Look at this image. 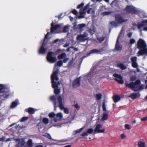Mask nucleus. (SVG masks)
I'll return each instance as SVG.
<instances>
[{"instance_id":"obj_54","label":"nucleus","mask_w":147,"mask_h":147,"mask_svg":"<svg viewBox=\"0 0 147 147\" xmlns=\"http://www.w3.org/2000/svg\"><path fill=\"white\" fill-rule=\"evenodd\" d=\"M125 127L127 129H131V127L128 124H126L125 125Z\"/></svg>"},{"instance_id":"obj_14","label":"nucleus","mask_w":147,"mask_h":147,"mask_svg":"<svg viewBox=\"0 0 147 147\" xmlns=\"http://www.w3.org/2000/svg\"><path fill=\"white\" fill-rule=\"evenodd\" d=\"M80 77L77 78L74 81L73 83V86L74 87H77L80 86Z\"/></svg>"},{"instance_id":"obj_3","label":"nucleus","mask_w":147,"mask_h":147,"mask_svg":"<svg viewBox=\"0 0 147 147\" xmlns=\"http://www.w3.org/2000/svg\"><path fill=\"white\" fill-rule=\"evenodd\" d=\"M137 47L138 49H141L142 48L143 49L140 50L138 52V55H142L144 54H147V49L146 48V45L144 41L142 39L140 38L137 44Z\"/></svg>"},{"instance_id":"obj_58","label":"nucleus","mask_w":147,"mask_h":147,"mask_svg":"<svg viewBox=\"0 0 147 147\" xmlns=\"http://www.w3.org/2000/svg\"><path fill=\"white\" fill-rule=\"evenodd\" d=\"M75 108L77 109H79L80 108V106L78 105V104L76 103L74 105Z\"/></svg>"},{"instance_id":"obj_47","label":"nucleus","mask_w":147,"mask_h":147,"mask_svg":"<svg viewBox=\"0 0 147 147\" xmlns=\"http://www.w3.org/2000/svg\"><path fill=\"white\" fill-rule=\"evenodd\" d=\"M132 66L134 68H137L138 65L136 62H132Z\"/></svg>"},{"instance_id":"obj_11","label":"nucleus","mask_w":147,"mask_h":147,"mask_svg":"<svg viewBox=\"0 0 147 147\" xmlns=\"http://www.w3.org/2000/svg\"><path fill=\"white\" fill-rule=\"evenodd\" d=\"M115 19L119 24H122L125 21V20L123 19L122 16L119 14H116L115 15Z\"/></svg>"},{"instance_id":"obj_49","label":"nucleus","mask_w":147,"mask_h":147,"mask_svg":"<svg viewBox=\"0 0 147 147\" xmlns=\"http://www.w3.org/2000/svg\"><path fill=\"white\" fill-rule=\"evenodd\" d=\"M136 42L135 39L133 38H131L129 40V43L131 45H132L134 43Z\"/></svg>"},{"instance_id":"obj_9","label":"nucleus","mask_w":147,"mask_h":147,"mask_svg":"<svg viewBox=\"0 0 147 147\" xmlns=\"http://www.w3.org/2000/svg\"><path fill=\"white\" fill-rule=\"evenodd\" d=\"M119 36H118L115 45L114 49V51L117 52L121 51L122 50L123 47L122 45L120 44L119 42Z\"/></svg>"},{"instance_id":"obj_35","label":"nucleus","mask_w":147,"mask_h":147,"mask_svg":"<svg viewBox=\"0 0 147 147\" xmlns=\"http://www.w3.org/2000/svg\"><path fill=\"white\" fill-rule=\"evenodd\" d=\"M102 94L100 93H98L96 95V98L97 100H99L101 99L102 97Z\"/></svg>"},{"instance_id":"obj_36","label":"nucleus","mask_w":147,"mask_h":147,"mask_svg":"<svg viewBox=\"0 0 147 147\" xmlns=\"http://www.w3.org/2000/svg\"><path fill=\"white\" fill-rule=\"evenodd\" d=\"M115 9L116 11H119L121 10V8L117 4L116 5H115Z\"/></svg>"},{"instance_id":"obj_15","label":"nucleus","mask_w":147,"mask_h":147,"mask_svg":"<svg viewBox=\"0 0 147 147\" xmlns=\"http://www.w3.org/2000/svg\"><path fill=\"white\" fill-rule=\"evenodd\" d=\"M45 45V42L44 41L42 43V45L39 50L38 53L39 54H44L46 52L47 49L44 48Z\"/></svg>"},{"instance_id":"obj_24","label":"nucleus","mask_w":147,"mask_h":147,"mask_svg":"<svg viewBox=\"0 0 147 147\" xmlns=\"http://www.w3.org/2000/svg\"><path fill=\"white\" fill-rule=\"evenodd\" d=\"M84 127H83L81 128L78 129L76 130H75L73 131V134L74 135H76L77 134L79 133L81 131H82L84 129Z\"/></svg>"},{"instance_id":"obj_59","label":"nucleus","mask_w":147,"mask_h":147,"mask_svg":"<svg viewBox=\"0 0 147 147\" xmlns=\"http://www.w3.org/2000/svg\"><path fill=\"white\" fill-rule=\"evenodd\" d=\"M141 120L142 121H145L147 120V117H145L141 119Z\"/></svg>"},{"instance_id":"obj_13","label":"nucleus","mask_w":147,"mask_h":147,"mask_svg":"<svg viewBox=\"0 0 147 147\" xmlns=\"http://www.w3.org/2000/svg\"><path fill=\"white\" fill-rule=\"evenodd\" d=\"M93 132V129L92 128L88 129L86 132L84 131L82 134L80 135V136L84 137L85 136H87L89 134H91Z\"/></svg>"},{"instance_id":"obj_32","label":"nucleus","mask_w":147,"mask_h":147,"mask_svg":"<svg viewBox=\"0 0 147 147\" xmlns=\"http://www.w3.org/2000/svg\"><path fill=\"white\" fill-rule=\"evenodd\" d=\"M43 136L46 137L50 139H51L53 140L54 141L55 140H53L52 139V138L50 135V134L47 133H45L44 135H43Z\"/></svg>"},{"instance_id":"obj_37","label":"nucleus","mask_w":147,"mask_h":147,"mask_svg":"<svg viewBox=\"0 0 147 147\" xmlns=\"http://www.w3.org/2000/svg\"><path fill=\"white\" fill-rule=\"evenodd\" d=\"M137 79L136 76L135 75L132 76L130 77V80L132 82L135 81Z\"/></svg>"},{"instance_id":"obj_4","label":"nucleus","mask_w":147,"mask_h":147,"mask_svg":"<svg viewBox=\"0 0 147 147\" xmlns=\"http://www.w3.org/2000/svg\"><path fill=\"white\" fill-rule=\"evenodd\" d=\"M59 69H57V70L54 71L51 76V79L52 83V87L53 88H58V86L57 82L55 81L56 80L57 81L59 80L58 73Z\"/></svg>"},{"instance_id":"obj_64","label":"nucleus","mask_w":147,"mask_h":147,"mask_svg":"<svg viewBox=\"0 0 147 147\" xmlns=\"http://www.w3.org/2000/svg\"><path fill=\"white\" fill-rule=\"evenodd\" d=\"M49 34V32H48L47 33V34L45 36V39L47 38L48 36V35Z\"/></svg>"},{"instance_id":"obj_46","label":"nucleus","mask_w":147,"mask_h":147,"mask_svg":"<svg viewBox=\"0 0 147 147\" xmlns=\"http://www.w3.org/2000/svg\"><path fill=\"white\" fill-rule=\"evenodd\" d=\"M137 58L136 57H134L131 59V62H136Z\"/></svg>"},{"instance_id":"obj_53","label":"nucleus","mask_w":147,"mask_h":147,"mask_svg":"<svg viewBox=\"0 0 147 147\" xmlns=\"http://www.w3.org/2000/svg\"><path fill=\"white\" fill-rule=\"evenodd\" d=\"M89 6V4H87L84 7L83 9L84 11H86L88 9Z\"/></svg>"},{"instance_id":"obj_10","label":"nucleus","mask_w":147,"mask_h":147,"mask_svg":"<svg viewBox=\"0 0 147 147\" xmlns=\"http://www.w3.org/2000/svg\"><path fill=\"white\" fill-rule=\"evenodd\" d=\"M113 76L116 78H115V80L119 83L121 84L123 83L124 81L122 79L123 78L120 75L117 74H113Z\"/></svg>"},{"instance_id":"obj_19","label":"nucleus","mask_w":147,"mask_h":147,"mask_svg":"<svg viewBox=\"0 0 147 147\" xmlns=\"http://www.w3.org/2000/svg\"><path fill=\"white\" fill-rule=\"evenodd\" d=\"M146 24H147V19L144 20L141 24H139L138 26V28L139 29H140L146 25Z\"/></svg>"},{"instance_id":"obj_25","label":"nucleus","mask_w":147,"mask_h":147,"mask_svg":"<svg viewBox=\"0 0 147 147\" xmlns=\"http://www.w3.org/2000/svg\"><path fill=\"white\" fill-rule=\"evenodd\" d=\"M66 55L65 53H62L59 55L58 56V58L59 59H62L66 57Z\"/></svg>"},{"instance_id":"obj_31","label":"nucleus","mask_w":147,"mask_h":147,"mask_svg":"<svg viewBox=\"0 0 147 147\" xmlns=\"http://www.w3.org/2000/svg\"><path fill=\"white\" fill-rule=\"evenodd\" d=\"M28 146L29 147H32L33 146V143L31 139H29L27 142Z\"/></svg>"},{"instance_id":"obj_34","label":"nucleus","mask_w":147,"mask_h":147,"mask_svg":"<svg viewBox=\"0 0 147 147\" xmlns=\"http://www.w3.org/2000/svg\"><path fill=\"white\" fill-rule=\"evenodd\" d=\"M42 121L44 124H47L49 123V120L48 118L44 117Z\"/></svg>"},{"instance_id":"obj_38","label":"nucleus","mask_w":147,"mask_h":147,"mask_svg":"<svg viewBox=\"0 0 147 147\" xmlns=\"http://www.w3.org/2000/svg\"><path fill=\"white\" fill-rule=\"evenodd\" d=\"M28 119V117H24L20 119V121L22 122H23L27 121Z\"/></svg>"},{"instance_id":"obj_20","label":"nucleus","mask_w":147,"mask_h":147,"mask_svg":"<svg viewBox=\"0 0 147 147\" xmlns=\"http://www.w3.org/2000/svg\"><path fill=\"white\" fill-rule=\"evenodd\" d=\"M86 37V36L85 34H82L78 36L77 37V38L78 40H84V38Z\"/></svg>"},{"instance_id":"obj_52","label":"nucleus","mask_w":147,"mask_h":147,"mask_svg":"<svg viewBox=\"0 0 147 147\" xmlns=\"http://www.w3.org/2000/svg\"><path fill=\"white\" fill-rule=\"evenodd\" d=\"M71 12L72 13L76 15L78 13V12L75 9H73L71 11Z\"/></svg>"},{"instance_id":"obj_44","label":"nucleus","mask_w":147,"mask_h":147,"mask_svg":"<svg viewBox=\"0 0 147 147\" xmlns=\"http://www.w3.org/2000/svg\"><path fill=\"white\" fill-rule=\"evenodd\" d=\"M109 24L111 25L112 26H117V24L115 21H112L110 22Z\"/></svg>"},{"instance_id":"obj_60","label":"nucleus","mask_w":147,"mask_h":147,"mask_svg":"<svg viewBox=\"0 0 147 147\" xmlns=\"http://www.w3.org/2000/svg\"><path fill=\"white\" fill-rule=\"evenodd\" d=\"M132 34V32H129V33L127 34V36L128 37L130 38Z\"/></svg>"},{"instance_id":"obj_8","label":"nucleus","mask_w":147,"mask_h":147,"mask_svg":"<svg viewBox=\"0 0 147 147\" xmlns=\"http://www.w3.org/2000/svg\"><path fill=\"white\" fill-rule=\"evenodd\" d=\"M102 127V125L101 124H98L96 125L95 128L94 129V134L104 133L105 131V129H100V128Z\"/></svg>"},{"instance_id":"obj_18","label":"nucleus","mask_w":147,"mask_h":147,"mask_svg":"<svg viewBox=\"0 0 147 147\" xmlns=\"http://www.w3.org/2000/svg\"><path fill=\"white\" fill-rule=\"evenodd\" d=\"M118 67L120 68L122 70H124L127 69V66L121 63H118L117 64Z\"/></svg>"},{"instance_id":"obj_63","label":"nucleus","mask_w":147,"mask_h":147,"mask_svg":"<svg viewBox=\"0 0 147 147\" xmlns=\"http://www.w3.org/2000/svg\"><path fill=\"white\" fill-rule=\"evenodd\" d=\"M54 144H57V145H62V144L61 143V142H57L55 143Z\"/></svg>"},{"instance_id":"obj_61","label":"nucleus","mask_w":147,"mask_h":147,"mask_svg":"<svg viewBox=\"0 0 147 147\" xmlns=\"http://www.w3.org/2000/svg\"><path fill=\"white\" fill-rule=\"evenodd\" d=\"M69 59L68 58H66L64 59L63 61V62L64 63H66L68 61Z\"/></svg>"},{"instance_id":"obj_48","label":"nucleus","mask_w":147,"mask_h":147,"mask_svg":"<svg viewBox=\"0 0 147 147\" xmlns=\"http://www.w3.org/2000/svg\"><path fill=\"white\" fill-rule=\"evenodd\" d=\"M56 117H59L60 119L63 117V115L61 113H59L56 115ZM61 119H60L61 120Z\"/></svg>"},{"instance_id":"obj_62","label":"nucleus","mask_w":147,"mask_h":147,"mask_svg":"<svg viewBox=\"0 0 147 147\" xmlns=\"http://www.w3.org/2000/svg\"><path fill=\"white\" fill-rule=\"evenodd\" d=\"M125 137V136L124 134H122L121 135V137L122 139H124Z\"/></svg>"},{"instance_id":"obj_27","label":"nucleus","mask_w":147,"mask_h":147,"mask_svg":"<svg viewBox=\"0 0 147 147\" xmlns=\"http://www.w3.org/2000/svg\"><path fill=\"white\" fill-rule=\"evenodd\" d=\"M108 117V114L107 113H104L103 114V116L101 118V120L104 121L107 120Z\"/></svg>"},{"instance_id":"obj_22","label":"nucleus","mask_w":147,"mask_h":147,"mask_svg":"<svg viewBox=\"0 0 147 147\" xmlns=\"http://www.w3.org/2000/svg\"><path fill=\"white\" fill-rule=\"evenodd\" d=\"M100 52V51L98 50L97 49H94L91 50L89 52V53H88V55H90L91 53H99V52Z\"/></svg>"},{"instance_id":"obj_42","label":"nucleus","mask_w":147,"mask_h":147,"mask_svg":"<svg viewBox=\"0 0 147 147\" xmlns=\"http://www.w3.org/2000/svg\"><path fill=\"white\" fill-rule=\"evenodd\" d=\"M111 12H112L111 11H104L102 13V15L103 16L109 15L110 14Z\"/></svg>"},{"instance_id":"obj_43","label":"nucleus","mask_w":147,"mask_h":147,"mask_svg":"<svg viewBox=\"0 0 147 147\" xmlns=\"http://www.w3.org/2000/svg\"><path fill=\"white\" fill-rule=\"evenodd\" d=\"M63 62L61 60H59L57 63V65L60 67L62 65Z\"/></svg>"},{"instance_id":"obj_56","label":"nucleus","mask_w":147,"mask_h":147,"mask_svg":"<svg viewBox=\"0 0 147 147\" xmlns=\"http://www.w3.org/2000/svg\"><path fill=\"white\" fill-rule=\"evenodd\" d=\"M25 144V141L24 140H22V141H21L20 142L19 144L21 146H23Z\"/></svg>"},{"instance_id":"obj_40","label":"nucleus","mask_w":147,"mask_h":147,"mask_svg":"<svg viewBox=\"0 0 147 147\" xmlns=\"http://www.w3.org/2000/svg\"><path fill=\"white\" fill-rule=\"evenodd\" d=\"M55 115L56 114L55 113L53 112L50 113L49 114V116L51 118L54 117Z\"/></svg>"},{"instance_id":"obj_45","label":"nucleus","mask_w":147,"mask_h":147,"mask_svg":"<svg viewBox=\"0 0 147 147\" xmlns=\"http://www.w3.org/2000/svg\"><path fill=\"white\" fill-rule=\"evenodd\" d=\"M105 38V37H97V39L100 42H101L102 41H103Z\"/></svg>"},{"instance_id":"obj_28","label":"nucleus","mask_w":147,"mask_h":147,"mask_svg":"<svg viewBox=\"0 0 147 147\" xmlns=\"http://www.w3.org/2000/svg\"><path fill=\"white\" fill-rule=\"evenodd\" d=\"M95 11L92 8H89L86 11L87 13L88 14H94L95 13Z\"/></svg>"},{"instance_id":"obj_29","label":"nucleus","mask_w":147,"mask_h":147,"mask_svg":"<svg viewBox=\"0 0 147 147\" xmlns=\"http://www.w3.org/2000/svg\"><path fill=\"white\" fill-rule=\"evenodd\" d=\"M86 25L84 24H79L77 26V27L76 28H78L80 29H81L85 27Z\"/></svg>"},{"instance_id":"obj_41","label":"nucleus","mask_w":147,"mask_h":147,"mask_svg":"<svg viewBox=\"0 0 147 147\" xmlns=\"http://www.w3.org/2000/svg\"><path fill=\"white\" fill-rule=\"evenodd\" d=\"M69 29L68 27L67 26H65L63 28V32L65 33L68 31Z\"/></svg>"},{"instance_id":"obj_30","label":"nucleus","mask_w":147,"mask_h":147,"mask_svg":"<svg viewBox=\"0 0 147 147\" xmlns=\"http://www.w3.org/2000/svg\"><path fill=\"white\" fill-rule=\"evenodd\" d=\"M139 147H145V143L144 142L140 141L138 143Z\"/></svg>"},{"instance_id":"obj_1","label":"nucleus","mask_w":147,"mask_h":147,"mask_svg":"<svg viewBox=\"0 0 147 147\" xmlns=\"http://www.w3.org/2000/svg\"><path fill=\"white\" fill-rule=\"evenodd\" d=\"M50 98L51 100L53 102L55 110L56 109L57 107H59L61 110L63 109L64 112L65 113L68 114L69 113V109L64 107L62 98L61 96H59L57 98L58 102L59 104L58 106H57L56 98L55 96H52L50 97Z\"/></svg>"},{"instance_id":"obj_50","label":"nucleus","mask_w":147,"mask_h":147,"mask_svg":"<svg viewBox=\"0 0 147 147\" xmlns=\"http://www.w3.org/2000/svg\"><path fill=\"white\" fill-rule=\"evenodd\" d=\"M84 5V3H82L78 5L77 7V9H80V8H82L83 6Z\"/></svg>"},{"instance_id":"obj_2","label":"nucleus","mask_w":147,"mask_h":147,"mask_svg":"<svg viewBox=\"0 0 147 147\" xmlns=\"http://www.w3.org/2000/svg\"><path fill=\"white\" fill-rule=\"evenodd\" d=\"M140 80L139 79H137L134 82H131L129 84L126 83L125 85L126 87L132 88L134 92H137L144 89V85L142 84L140 85Z\"/></svg>"},{"instance_id":"obj_51","label":"nucleus","mask_w":147,"mask_h":147,"mask_svg":"<svg viewBox=\"0 0 147 147\" xmlns=\"http://www.w3.org/2000/svg\"><path fill=\"white\" fill-rule=\"evenodd\" d=\"M102 107L103 111H106V108L105 103V102H103L102 105Z\"/></svg>"},{"instance_id":"obj_57","label":"nucleus","mask_w":147,"mask_h":147,"mask_svg":"<svg viewBox=\"0 0 147 147\" xmlns=\"http://www.w3.org/2000/svg\"><path fill=\"white\" fill-rule=\"evenodd\" d=\"M53 120L55 122H57L61 120H60V119H58L57 118L54 117Z\"/></svg>"},{"instance_id":"obj_5","label":"nucleus","mask_w":147,"mask_h":147,"mask_svg":"<svg viewBox=\"0 0 147 147\" xmlns=\"http://www.w3.org/2000/svg\"><path fill=\"white\" fill-rule=\"evenodd\" d=\"M125 10L128 13L132 14L139 15L142 13L141 11L137 9L135 7L132 5H127Z\"/></svg>"},{"instance_id":"obj_23","label":"nucleus","mask_w":147,"mask_h":147,"mask_svg":"<svg viewBox=\"0 0 147 147\" xmlns=\"http://www.w3.org/2000/svg\"><path fill=\"white\" fill-rule=\"evenodd\" d=\"M84 127H83L81 128L78 129L76 130H75L73 131V134L74 135H76L77 134L79 133L81 131H82L84 129Z\"/></svg>"},{"instance_id":"obj_7","label":"nucleus","mask_w":147,"mask_h":147,"mask_svg":"<svg viewBox=\"0 0 147 147\" xmlns=\"http://www.w3.org/2000/svg\"><path fill=\"white\" fill-rule=\"evenodd\" d=\"M54 53L53 52H49L47 54V61L51 63H55L57 59L55 57H53Z\"/></svg>"},{"instance_id":"obj_12","label":"nucleus","mask_w":147,"mask_h":147,"mask_svg":"<svg viewBox=\"0 0 147 147\" xmlns=\"http://www.w3.org/2000/svg\"><path fill=\"white\" fill-rule=\"evenodd\" d=\"M51 27L50 30L51 33H53L54 31L57 30L58 29L61 28V25L57 24L55 25H54V23L53 22L51 24Z\"/></svg>"},{"instance_id":"obj_39","label":"nucleus","mask_w":147,"mask_h":147,"mask_svg":"<svg viewBox=\"0 0 147 147\" xmlns=\"http://www.w3.org/2000/svg\"><path fill=\"white\" fill-rule=\"evenodd\" d=\"M54 93L55 94H58L60 92V90L58 88H54Z\"/></svg>"},{"instance_id":"obj_17","label":"nucleus","mask_w":147,"mask_h":147,"mask_svg":"<svg viewBox=\"0 0 147 147\" xmlns=\"http://www.w3.org/2000/svg\"><path fill=\"white\" fill-rule=\"evenodd\" d=\"M140 96V94L139 93L138 94L136 93H132L130 94L129 97H130L132 99H135L137 97H139Z\"/></svg>"},{"instance_id":"obj_55","label":"nucleus","mask_w":147,"mask_h":147,"mask_svg":"<svg viewBox=\"0 0 147 147\" xmlns=\"http://www.w3.org/2000/svg\"><path fill=\"white\" fill-rule=\"evenodd\" d=\"M60 40L58 38L55 39L52 42V43L53 44L56 43L58 42H60Z\"/></svg>"},{"instance_id":"obj_33","label":"nucleus","mask_w":147,"mask_h":147,"mask_svg":"<svg viewBox=\"0 0 147 147\" xmlns=\"http://www.w3.org/2000/svg\"><path fill=\"white\" fill-rule=\"evenodd\" d=\"M18 104L17 101H14L12 102L11 106V107L12 108H13L16 107L17 105Z\"/></svg>"},{"instance_id":"obj_21","label":"nucleus","mask_w":147,"mask_h":147,"mask_svg":"<svg viewBox=\"0 0 147 147\" xmlns=\"http://www.w3.org/2000/svg\"><path fill=\"white\" fill-rule=\"evenodd\" d=\"M120 99V97L118 95H115L113 97V99L115 103L118 102Z\"/></svg>"},{"instance_id":"obj_26","label":"nucleus","mask_w":147,"mask_h":147,"mask_svg":"<svg viewBox=\"0 0 147 147\" xmlns=\"http://www.w3.org/2000/svg\"><path fill=\"white\" fill-rule=\"evenodd\" d=\"M81 10H80V16H78L79 18H84V15L86 14L85 11H84L83 10L82 11H81Z\"/></svg>"},{"instance_id":"obj_16","label":"nucleus","mask_w":147,"mask_h":147,"mask_svg":"<svg viewBox=\"0 0 147 147\" xmlns=\"http://www.w3.org/2000/svg\"><path fill=\"white\" fill-rule=\"evenodd\" d=\"M36 109L32 107H29L28 109H25V111L28 112L29 114H33L34 113Z\"/></svg>"},{"instance_id":"obj_6","label":"nucleus","mask_w":147,"mask_h":147,"mask_svg":"<svg viewBox=\"0 0 147 147\" xmlns=\"http://www.w3.org/2000/svg\"><path fill=\"white\" fill-rule=\"evenodd\" d=\"M0 98L4 100L7 98L9 95L5 94V91L3 89L4 86L3 84H0Z\"/></svg>"}]
</instances>
